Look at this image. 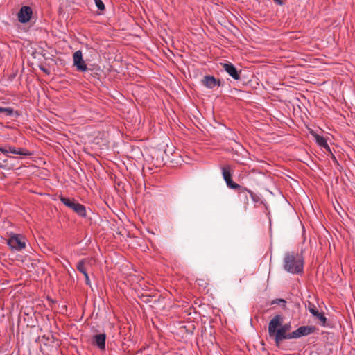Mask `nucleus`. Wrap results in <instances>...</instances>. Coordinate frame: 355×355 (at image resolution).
I'll list each match as a JSON object with an SVG mask.
<instances>
[{"instance_id": "obj_5", "label": "nucleus", "mask_w": 355, "mask_h": 355, "mask_svg": "<svg viewBox=\"0 0 355 355\" xmlns=\"http://www.w3.org/2000/svg\"><path fill=\"white\" fill-rule=\"evenodd\" d=\"M0 152L7 155L8 153L19 155L21 156H30L32 153L27 149L24 148H16L13 146H6L5 147H0Z\"/></svg>"}, {"instance_id": "obj_13", "label": "nucleus", "mask_w": 355, "mask_h": 355, "mask_svg": "<svg viewBox=\"0 0 355 355\" xmlns=\"http://www.w3.org/2000/svg\"><path fill=\"white\" fill-rule=\"evenodd\" d=\"M202 83L205 86L210 89L214 88L216 85H220V80L216 79L213 76H205Z\"/></svg>"}, {"instance_id": "obj_21", "label": "nucleus", "mask_w": 355, "mask_h": 355, "mask_svg": "<svg viewBox=\"0 0 355 355\" xmlns=\"http://www.w3.org/2000/svg\"><path fill=\"white\" fill-rule=\"evenodd\" d=\"M249 194L254 201L257 202L258 200V197L252 191L250 190Z\"/></svg>"}, {"instance_id": "obj_6", "label": "nucleus", "mask_w": 355, "mask_h": 355, "mask_svg": "<svg viewBox=\"0 0 355 355\" xmlns=\"http://www.w3.org/2000/svg\"><path fill=\"white\" fill-rule=\"evenodd\" d=\"M314 326H302L292 332V339L299 338L302 336H308L315 331Z\"/></svg>"}, {"instance_id": "obj_11", "label": "nucleus", "mask_w": 355, "mask_h": 355, "mask_svg": "<svg viewBox=\"0 0 355 355\" xmlns=\"http://www.w3.org/2000/svg\"><path fill=\"white\" fill-rule=\"evenodd\" d=\"M106 335L105 333L96 334L92 337V345L98 347L101 350L105 349Z\"/></svg>"}, {"instance_id": "obj_3", "label": "nucleus", "mask_w": 355, "mask_h": 355, "mask_svg": "<svg viewBox=\"0 0 355 355\" xmlns=\"http://www.w3.org/2000/svg\"><path fill=\"white\" fill-rule=\"evenodd\" d=\"M26 239L23 235L11 233L6 243L12 250L21 251L26 248Z\"/></svg>"}, {"instance_id": "obj_23", "label": "nucleus", "mask_w": 355, "mask_h": 355, "mask_svg": "<svg viewBox=\"0 0 355 355\" xmlns=\"http://www.w3.org/2000/svg\"><path fill=\"white\" fill-rule=\"evenodd\" d=\"M84 277H85V284L90 286H91V282H90L88 274L84 275Z\"/></svg>"}, {"instance_id": "obj_17", "label": "nucleus", "mask_w": 355, "mask_h": 355, "mask_svg": "<svg viewBox=\"0 0 355 355\" xmlns=\"http://www.w3.org/2000/svg\"><path fill=\"white\" fill-rule=\"evenodd\" d=\"M315 140H316L317 144L319 146L329 150V147L328 146L327 141L326 139H324L323 137L316 135Z\"/></svg>"}, {"instance_id": "obj_14", "label": "nucleus", "mask_w": 355, "mask_h": 355, "mask_svg": "<svg viewBox=\"0 0 355 355\" xmlns=\"http://www.w3.org/2000/svg\"><path fill=\"white\" fill-rule=\"evenodd\" d=\"M236 189L238 190V195L239 198L241 200H243L244 203L247 204L248 202V194H249L250 190L242 186H241L240 188H236Z\"/></svg>"}, {"instance_id": "obj_15", "label": "nucleus", "mask_w": 355, "mask_h": 355, "mask_svg": "<svg viewBox=\"0 0 355 355\" xmlns=\"http://www.w3.org/2000/svg\"><path fill=\"white\" fill-rule=\"evenodd\" d=\"M72 210L80 217L85 218L87 216L86 208L82 204L77 202L74 207H72Z\"/></svg>"}, {"instance_id": "obj_8", "label": "nucleus", "mask_w": 355, "mask_h": 355, "mask_svg": "<svg viewBox=\"0 0 355 355\" xmlns=\"http://www.w3.org/2000/svg\"><path fill=\"white\" fill-rule=\"evenodd\" d=\"M223 69L234 79L238 80L241 78L240 73L241 71H238L237 69L231 63H221Z\"/></svg>"}, {"instance_id": "obj_10", "label": "nucleus", "mask_w": 355, "mask_h": 355, "mask_svg": "<svg viewBox=\"0 0 355 355\" xmlns=\"http://www.w3.org/2000/svg\"><path fill=\"white\" fill-rule=\"evenodd\" d=\"M33 12L32 9L29 6H22L18 13V20L21 23L28 22Z\"/></svg>"}, {"instance_id": "obj_19", "label": "nucleus", "mask_w": 355, "mask_h": 355, "mask_svg": "<svg viewBox=\"0 0 355 355\" xmlns=\"http://www.w3.org/2000/svg\"><path fill=\"white\" fill-rule=\"evenodd\" d=\"M272 304H277L284 307H286V301L284 300V299H276L275 300H272Z\"/></svg>"}, {"instance_id": "obj_1", "label": "nucleus", "mask_w": 355, "mask_h": 355, "mask_svg": "<svg viewBox=\"0 0 355 355\" xmlns=\"http://www.w3.org/2000/svg\"><path fill=\"white\" fill-rule=\"evenodd\" d=\"M283 317L281 315H275L268 324V336L274 339L276 346H279L281 342L286 339H292V332L289 333L291 326L290 323L283 324Z\"/></svg>"}, {"instance_id": "obj_20", "label": "nucleus", "mask_w": 355, "mask_h": 355, "mask_svg": "<svg viewBox=\"0 0 355 355\" xmlns=\"http://www.w3.org/2000/svg\"><path fill=\"white\" fill-rule=\"evenodd\" d=\"M96 6L100 10H105V5L101 0H94Z\"/></svg>"}, {"instance_id": "obj_4", "label": "nucleus", "mask_w": 355, "mask_h": 355, "mask_svg": "<svg viewBox=\"0 0 355 355\" xmlns=\"http://www.w3.org/2000/svg\"><path fill=\"white\" fill-rule=\"evenodd\" d=\"M232 168L230 165H226L222 168V173L224 180L225 181L227 186L232 189L240 188L241 185L233 182L232 180Z\"/></svg>"}, {"instance_id": "obj_16", "label": "nucleus", "mask_w": 355, "mask_h": 355, "mask_svg": "<svg viewBox=\"0 0 355 355\" xmlns=\"http://www.w3.org/2000/svg\"><path fill=\"white\" fill-rule=\"evenodd\" d=\"M60 200L67 207L72 209V207H74L76 204L77 203L74 200H71L70 198L64 197L60 196L59 197Z\"/></svg>"}, {"instance_id": "obj_7", "label": "nucleus", "mask_w": 355, "mask_h": 355, "mask_svg": "<svg viewBox=\"0 0 355 355\" xmlns=\"http://www.w3.org/2000/svg\"><path fill=\"white\" fill-rule=\"evenodd\" d=\"M73 65L76 66L78 71L83 72L87 70V64L83 59V53L81 51H76L73 53Z\"/></svg>"}, {"instance_id": "obj_22", "label": "nucleus", "mask_w": 355, "mask_h": 355, "mask_svg": "<svg viewBox=\"0 0 355 355\" xmlns=\"http://www.w3.org/2000/svg\"><path fill=\"white\" fill-rule=\"evenodd\" d=\"M0 168H7V161L3 160L2 162H0Z\"/></svg>"}, {"instance_id": "obj_9", "label": "nucleus", "mask_w": 355, "mask_h": 355, "mask_svg": "<svg viewBox=\"0 0 355 355\" xmlns=\"http://www.w3.org/2000/svg\"><path fill=\"white\" fill-rule=\"evenodd\" d=\"M307 309L320 322L322 326H325L327 318L324 313L319 312L317 307L314 304L311 303H309V304L308 305Z\"/></svg>"}, {"instance_id": "obj_24", "label": "nucleus", "mask_w": 355, "mask_h": 355, "mask_svg": "<svg viewBox=\"0 0 355 355\" xmlns=\"http://www.w3.org/2000/svg\"><path fill=\"white\" fill-rule=\"evenodd\" d=\"M274 2L278 5H283L284 4V1L282 0H273Z\"/></svg>"}, {"instance_id": "obj_12", "label": "nucleus", "mask_w": 355, "mask_h": 355, "mask_svg": "<svg viewBox=\"0 0 355 355\" xmlns=\"http://www.w3.org/2000/svg\"><path fill=\"white\" fill-rule=\"evenodd\" d=\"M92 261V258H84L78 262L76 269L83 275H85L88 274L87 269L89 266H91Z\"/></svg>"}, {"instance_id": "obj_2", "label": "nucleus", "mask_w": 355, "mask_h": 355, "mask_svg": "<svg viewBox=\"0 0 355 355\" xmlns=\"http://www.w3.org/2000/svg\"><path fill=\"white\" fill-rule=\"evenodd\" d=\"M304 260L298 253L287 252L284 258V268L292 274H300L303 272Z\"/></svg>"}, {"instance_id": "obj_18", "label": "nucleus", "mask_w": 355, "mask_h": 355, "mask_svg": "<svg viewBox=\"0 0 355 355\" xmlns=\"http://www.w3.org/2000/svg\"><path fill=\"white\" fill-rule=\"evenodd\" d=\"M0 112L4 114L5 116H10L13 115L14 110L12 107H0Z\"/></svg>"}]
</instances>
